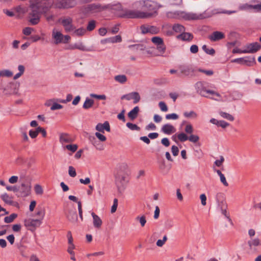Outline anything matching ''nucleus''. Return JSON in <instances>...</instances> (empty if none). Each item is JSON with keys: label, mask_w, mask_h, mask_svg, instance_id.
Returning a JSON list of instances; mask_svg holds the SVG:
<instances>
[{"label": "nucleus", "mask_w": 261, "mask_h": 261, "mask_svg": "<svg viewBox=\"0 0 261 261\" xmlns=\"http://www.w3.org/2000/svg\"><path fill=\"white\" fill-rule=\"evenodd\" d=\"M114 79L120 84H124L127 81V77L124 74L117 75L115 76Z\"/></svg>", "instance_id": "32"}, {"label": "nucleus", "mask_w": 261, "mask_h": 261, "mask_svg": "<svg viewBox=\"0 0 261 261\" xmlns=\"http://www.w3.org/2000/svg\"><path fill=\"white\" fill-rule=\"evenodd\" d=\"M89 141L92 144L96 147V148L99 150H102L103 149V145L100 143L99 141L97 140L96 138L93 136H90L88 138Z\"/></svg>", "instance_id": "20"}, {"label": "nucleus", "mask_w": 261, "mask_h": 261, "mask_svg": "<svg viewBox=\"0 0 261 261\" xmlns=\"http://www.w3.org/2000/svg\"><path fill=\"white\" fill-rule=\"evenodd\" d=\"M161 130L165 134L171 135L175 132V127L170 124H164Z\"/></svg>", "instance_id": "22"}, {"label": "nucleus", "mask_w": 261, "mask_h": 261, "mask_svg": "<svg viewBox=\"0 0 261 261\" xmlns=\"http://www.w3.org/2000/svg\"><path fill=\"white\" fill-rule=\"evenodd\" d=\"M193 35L192 33L183 32L176 36V38L185 41H190L193 39Z\"/></svg>", "instance_id": "19"}, {"label": "nucleus", "mask_w": 261, "mask_h": 261, "mask_svg": "<svg viewBox=\"0 0 261 261\" xmlns=\"http://www.w3.org/2000/svg\"><path fill=\"white\" fill-rule=\"evenodd\" d=\"M94 102V100L87 98L83 104V108L85 109H88L93 106Z\"/></svg>", "instance_id": "30"}, {"label": "nucleus", "mask_w": 261, "mask_h": 261, "mask_svg": "<svg viewBox=\"0 0 261 261\" xmlns=\"http://www.w3.org/2000/svg\"><path fill=\"white\" fill-rule=\"evenodd\" d=\"M96 21L94 20H90L87 24L86 30L88 31H92L94 30L96 27Z\"/></svg>", "instance_id": "35"}, {"label": "nucleus", "mask_w": 261, "mask_h": 261, "mask_svg": "<svg viewBox=\"0 0 261 261\" xmlns=\"http://www.w3.org/2000/svg\"><path fill=\"white\" fill-rule=\"evenodd\" d=\"M219 114L222 117L225 118L230 121H233L234 119L232 115L226 112L220 111L219 112Z\"/></svg>", "instance_id": "34"}, {"label": "nucleus", "mask_w": 261, "mask_h": 261, "mask_svg": "<svg viewBox=\"0 0 261 261\" xmlns=\"http://www.w3.org/2000/svg\"><path fill=\"white\" fill-rule=\"evenodd\" d=\"M6 188V189L9 191H13L14 192H18V187H17L16 186H7Z\"/></svg>", "instance_id": "61"}, {"label": "nucleus", "mask_w": 261, "mask_h": 261, "mask_svg": "<svg viewBox=\"0 0 261 261\" xmlns=\"http://www.w3.org/2000/svg\"><path fill=\"white\" fill-rule=\"evenodd\" d=\"M108 40L109 42L112 43L120 42L122 41V38L120 35H117L114 37L109 38L106 40Z\"/></svg>", "instance_id": "39"}, {"label": "nucleus", "mask_w": 261, "mask_h": 261, "mask_svg": "<svg viewBox=\"0 0 261 261\" xmlns=\"http://www.w3.org/2000/svg\"><path fill=\"white\" fill-rule=\"evenodd\" d=\"M68 173L71 177H74L76 175L75 169L72 166L69 167Z\"/></svg>", "instance_id": "56"}, {"label": "nucleus", "mask_w": 261, "mask_h": 261, "mask_svg": "<svg viewBox=\"0 0 261 261\" xmlns=\"http://www.w3.org/2000/svg\"><path fill=\"white\" fill-rule=\"evenodd\" d=\"M208 38L211 41L216 42L224 39L225 35L221 32L215 31L208 36Z\"/></svg>", "instance_id": "18"}, {"label": "nucleus", "mask_w": 261, "mask_h": 261, "mask_svg": "<svg viewBox=\"0 0 261 261\" xmlns=\"http://www.w3.org/2000/svg\"><path fill=\"white\" fill-rule=\"evenodd\" d=\"M69 48L70 49H77L80 50H85V46L83 44L82 42L75 43L73 45H70Z\"/></svg>", "instance_id": "31"}, {"label": "nucleus", "mask_w": 261, "mask_h": 261, "mask_svg": "<svg viewBox=\"0 0 261 261\" xmlns=\"http://www.w3.org/2000/svg\"><path fill=\"white\" fill-rule=\"evenodd\" d=\"M75 246L74 245H71V246H69L67 249V252L71 255V259L75 261L76 259L75 257V253L73 250L74 249Z\"/></svg>", "instance_id": "38"}, {"label": "nucleus", "mask_w": 261, "mask_h": 261, "mask_svg": "<svg viewBox=\"0 0 261 261\" xmlns=\"http://www.w3.org/2000/svg\"><path fill=\"white\" fill-rule=\"evenodd\" d=\"M110 8H111V6L109 4L101 5L99 3H93L81 7L80 8V11L83 14L86 15L90 13L100 12Z\"/></svg>", "instance_id": "3"}, {"label": "nucleus", "mask_w": 261, "mask_h": 261, "mask_svg": "<svg viewBox=\"0 0 261 261\" xmlns=\"http://www.w3.org/2000/svg\"><path fill=\"white\" fill-rule=\"evenodd\" d=\"M129 48H134V49H136V50H143L145 48V47L143 44H133L129 45Z\"/></svg>", "instance_id": "49"}, {"label": "nucleus", "mask_w": 261, "mask_h": 261, "mask_svg": "<svg viewBox=\"0 0 261 261\" xmlns=\"http://www.w3.org/2000/svg\"><path fill=\"white\" fill-rule=\"evenodd\" d=\"M17 217V214L13 213L9 216L5 217L4 218V222L6 223H10L12 222L15 218Z\"/></svg>", "instance_id": "33"}, {"label": "nucleus", "mask_w": 261, "mask_h": 261, "mask_svg": "<svg viewBox=\"0 0 261 261\" xmlns=\"http://www.w3.org/2000/svg\"><path fill=\"white\" fill-rule=\"evenodd\" d=\"M177 138L180 142H185L188 140V136L184 133H181L178 134Z\"/></svg>", "instance_id": "41"}, {"label": "nucleus", "mask_w": 261, "mask_h": 261, "mask_svg": "<svg viewBox=\"0 0 261 261\" xmlns=\"http://www.w3.org/2000/svg\"><path fill=\"white\" fill-rule=\"evenodd\" d=\"M171 151L174 156H177L179 153V149L175 145H173L171 147Z\"/></svg>", "instance_id": "63"}, {"label": "nucleus", "mask_w": 261, "mask_h": 261, "mask_svg": "<svg viewBox=\"0 0 261 261\" xmlns=\"http://www.w3.org/2000/svg\"><path fill=\"white\" fill-rule=\"evenodd\" d=\"M65 148L68 150L74 152L77 149L78 146L76 144H69L66 145Z\"/></svg>", "instance_id": "43"}, {"label": "nucleus", "mask_w": 261, "mask_h": 261, "mask_svg": "<svg viewBox=\"0 0 261 261\" xmlns=\"http://www.w3.org/2000/svg\"><path fill=\"white\" fill-rule=\"evenodd\" d=\"M179 73L186 76L192 77L195 75V70L192 65L184 64L178 66Z\"/></svg>", "instance_id": "9"}, {"label": "nucleus", "mask_w": 261, "mask_h": 261, "mask_svg": "<svg viewBox=\"0 0 261 261\" xmlns=\"http://www.w3.org/2000/svg\"><path fill=\"white\" fill-rule=\"evenodd\" d=\"M151 41L156 45L161 44L163 42H164L163 39L158 36L153 37L151 38Z\"/></svg>", "instance_id": "40"}, {"label": "nucleus", "mask_w": 261, "mask_h": 261, "mask_svg": "<svg viewBox=\"0 0 261 261\" xmlns=\"http://www.w3.org/2000/svg\"><path fill=\"white\" fill-rule=\"evenodd\" d=\"M53 38L55 39V44H58L62 43L64 35L60 32H53Z\"/></svg>", "instance_id": "24"}, {"label": "nucleus", "mask_w": 261, "mask_h": 261, "mask_svg": "<svg viewBox=\"0 0 261 261\" xmlns=\"http://www.w3.org/2000/svg\"><path fill=\"white\" fill-rule=\"evenodd\" d=\"M195 89L198 93L203 97H207L208 94L217 96L220 97L221 95L219 93H217L213 90H207L204 87L203 83L201 82H198L195 84Z\"/></svg>", "instance_id": "5"}, {"label": "nucleus", "mask_w": 261, "mask_h": 261, "mask_svg": "<svg viewBox=\"0 0 261 261\" xmlns=\"http://www.w3.org/2000/svg\"><path fill=\"white\" fill-rule=\"evenodd\" d=\"M90 96L93 98H95L97 99H102L105 100L106 99V96L104 94L103 95H97L96 94H91Z\"/></svg>", "instance_id": "57"}, {"label": "nucleus", "mask_w": 261, "mask_h": 261, "mask_svg": "<svg viewBox=\"0 0 261 261\" xmlns=\"http://www.w3.org/2000/svg\"><path fill=\"white\" fill-rule=\"evenodd\" d=\"M139 112V108L138 106H136L134 108L129 112H128L127 115L130 120H134L135 119L138 115Z\"/></svg>", "instance_id": "25"}, {"label": "nucleus", "mask_w": 261, "mask_h": 261, "mask_svg": "<svg viewBox=\"0 0 261 261\" xmlns=\"http://www.w3.org/2000/svg\"><path fill=\"white\" fill-rule=\"evenodd\" d=\"M78 211L79 214L80 218L81 219V221L83 220V211L82 207V203L80 201L78 202Z\"/></svg>", "instance_id": "58"}, {"label": "nucleus", "mask_w": 261, "mask_h": 261, "mask_svg": "<svg viewBox=\"0 0 261 261\" xmlns=\"http://www.w3.org/2000/svg\"><path fill=\"white\" fill-rule=\"evenodd\" d=\"M33 29L30 27H25L23 29V34L25 35L29 36L31 34Z\"/></svg>", "instance_id": "62"}, {"label": "nucleus", "mask_w": 261, "mask_h": 261, "mask_svg": "<svg viewBox=\"0 0 261 261\" xmlns=\"http://www.w3.org/2000/svg\"><path fill=\"white\" fill-rule=\"evenodd\" d=\"M34 190L37 195H42L43 193V189L39 185L37 184L35 186Z\"/></svg>", "instance_id": "45"}, {"label": "nucleus", "mask_w": 261, "mask_h": 261, "mask_svg": "<svg viewBox=\"0 0 261 261\" xmlns=\"http://www.w3.org/2000/svg\"><path fill=\"white\" fill-rule=\"evenodd\" d=\"M159 106L163 112H167L168 111V107L164 101H160L159 103Z\"/></svg>", "instance_id": "55"}, {"label": "nucleus", "mask_w": 261, "mask_h": 261, "mask_svg": "<svg viewBox=\"0 0 261 261\" xmlns=\"http://www.w3.org/2000/svg\"><path fill=\"white\" fill-rule=\"evenodd\" d=\"M259 240L257 238L253 239L251 241L248 242V245H249V249H252L253 246H257L259 245Z\"/></svg>", "instance_id": "36"}, {"label": "nucleus", "mask_w": 261, "mask_h": 261, "mask_svg": "<svg viewBox=\"0 0 261 261\" xmlns=\"http://www.w3.org/2000/svg\"><path fill=\"white\" fill-rule=\"evenodd\" d=\"M179 118V116L176 113H172V114H167L166 115V119L169 120V119H173L176 120L177 119Z\"/></svg>", "instance_id": "51"}, {"label": "nucleus", "mask_w": 261, "mask_h": 261, "mask_svg": "<svg viewBox=\"0 0 261 261\" xmlns=\"http://www.w3.org/2000/svg\"><path fill=\"white\" fill-rule=\"evenodd\" d=\"M183 114L187 118H196L197 117V114L193 111L185 112Z\"/></svg>", "instance_id": "37"}, {"label": "nucleus", "mask_w": 261, "mask_h": 261, "mask_svg": "<svg viewBox=\"0 0 261 261\" xmlns=\"http://www.w3.org/2000/svg\"><path fill=\"white\" fill-rule=\"evenodd\" d=\"M188 140L191 142L196 143L199 141V137L197 135L191 134L189 137H188Z\"/></svg>", "instance_id": "50"}, {"label": "nucleus", "mask_w": 261, "mask_h": 261, "mask_svg": "<svg viewBox=\"0 0 261 261\" xmlns=\"http://www.w3.org/2000/svg\"><path fill=\"white\" fill-rule=\"evenodd\" d=\"M21 255L24 257H28L29 255V251L28 247L25 245L20 244L18 247Z\"/></svg>", "instance_id": "27"}, {"label": "nucleus", "mask_w": 261, "mask_h": 261, "mask_svg": "<svg viewBox=\"0 0 261 261\" xmlns=\"http://www.w3.org/2000/svg\"><path fill=\"white\" fill-rule=\"evenodd\" d=\"M232 63H237L241 65L251 67L256 64L254 57L246 56L243 58H240L233 59L231 61Z\"/></svg>", "instance_id": "7"}, {"label": "nucleus", "mask_w": 261, "mask_h": 261, "mask_svg": "<svg viewBox=\"0 0 261 261\" xmlns=\"http://www.w3.org/2000/svg\"><path fill=\"white\" fill-rule=\"evenodd\" d=\"M126 126L130 129L134 130H140V127L135 124L132 123L130 122H127L126 123Z\"/></svg>", "instance_id": "44"}, {"label": "nucleus", "mask_w": 261, "mask_h": 261, "mask_svg": "<svg viewBox=\"0 0 261 261\" xmlns=\"http://www.w3.org/2000/svg\"><path fill=\"white\" fill-rule=\"evenodd\" d=\"M118 206V199L115 198L113 201V204L111 207V212L112 213H114L116 211L117 207Z\"/></svg>", "instance_id": "54"}, {"label": "nucleus", "mask_w": 261, "mask_h": 261, "mask_svg": "<svg viewBox=\"0 0 261 261\" xmlns=\"http://www.w3.org/2000/svg\"><path fill=\"white\" fill-rule=\"evenodd\" d=\"M261 49V45L257 42L249 43L246 45L245 53L253 54Z\"/></svg>", "instance_id": "14"}, {"label": "nucleus", "mask_w": 261, "mask_h": 261, "mask_svg": "<svg viewBox=\"0 0 261 261\" xmlns=\"http://www.w3.org/2000/svg\"><path fill=\"white\" fill-rule=\"evenodd\" d=\"M91 216L93 217V224L95 228L99 229L102 224V222L100 217L95 214L94 212L91 213Z\"/></svg>", "instance_id": "21"}, {"label": "nucleus", "mask_w": 261, "mask_h": 261, "mask_svg": "<svg viewBox=\"0 0 261 261\" xmlns=\"http://www.w3.org/2000/svg\"><path fill=\"white\" fill-rule=\"evenodd\" d=\"M1 198L7 204H9L10 205H15L14 204L15 202L12 200V197H10L9 195L7 193H4V194L1 195ZM16 204H18V203L15 202Z\"/></svg>", "instance_id": "23"}, {"label": "nucleus", "mask_w": 261, "mask_h": 261, "mask_svg": "<svg viewBox=\"0 0 261 261\" xmlns=\"http://www.w3.org/2000/svg\"><path fill=\"white\" fill-rule=\"evenodd\" d=\"M149 33L152 34H156L159 32V29L155 26H149Z\"/></svg>", "instance_id": "59"}, {"label": "nucleus", "mask_w": 261, "mask_h": 261, "mask_svg": "<svg viewBox=\"0 0 261 261\" xmlns=\"http://www.w3.org/2000/svg\"><path fill=\"white\" fill-rule=\"evenodd\" d=\"M216 199L218 204V206L221 210L227 208L225 195L223 193H218L216 194Z\"/></svg>", "instance_id": "15"}, {"label": "nucleus", "mask_w": 261, "mask_h": 261, "mask_svg": "<svg viewBox=\"0 0 261 261\" xmlns=\"http://www.w3.org/2000/svg\"><path fill=\"white\" fill-rule=\"evenodd\" d=\"M95 136L99 139V141L105 142L107 140L106 136L101 134L99 132L95 133Z\"/></svg>", "instance_id": "53"}, {"label": "nucleus", "mask_w": 261, "mask_h": 261, "mask_svg": "<svg viewBox=\"0 0 261 261\" xmlns=\"http://www.w3.org/2000/svg\"><path fill=\"white\" fill-rule=\"evenodd\" d=\"M136 219L139 220V222L142 227L145 226L146 223V220L145 216H142L140 217L138 216L136 218Z\"/></svg>", "instance_id": "52"}, {"label": "nucleus", "mask_w": 261, "mask_h": 261, "mask_svg": "<svg viewBox=\"0 0 261 261\" xmlns=\"http://www.w3.org/2000/svg\"><path fill=\"white\" fill-rule=\"evenodd\" d=\"M86 30L83 28H80L75 30L74 33L78 36H82L85 35Z\"/></svg>", "instance_id": "46"}, {"label": "nucleus", "mask_w": 261, "mask_h": 261, "mask_svg": "<svg viewBox=\"0 0 261 261\" xmlns=\"http://www.w3.org/2000/svg\"><path fill=\"white\" fill-rule=\"evenodd\" d=\"M185 131L186 133L191 135L194 131L192 125L190 123L187 124L185 128Z\"/></svg>", "instance_id": "48"}, {"label": "nucleus", "mask_w": 261, "mask_h": 261, "mask_svg": "<svg viewBox=\"0 0 261 261\" xmlns=\"http://www.w3.org/2000/svg\"><path fill=\"white\" fill-rule=\"evenodd\" d=\"M229 125V123L224 121L219 120L218 126H221L223 128H225Z\"/></svg>", "instance_id": "60"}, {"label": "nucleus", "mask_w": 261, "mask_h": 261, "mask_svg": "<svg viewBox=\"0 0 261 261\" xmlns=\"http://www.w3.org/2000/svg\"><path fill=\"white\" fill-rule=\"evenodd\" d=\"M121 99H125L127 100H130V99H134L133 103L136 104L139 102L140 100L141 97L140 94L137 92H133L127 94H125L123 95L121 97Z\"/></svg>", "instance_id": "16"}, {"label": "nucleus", "mask_w": 261, "mask_h": 261, "mask_svg": "<svg viewBox=\"0 0 261 261\" xmlns=\"http://www.w3.org/2000/svg\"><path fill=\"white\" fill-rule=\"evenodd\" d=\"M32 12L29 13V21L32 25H36L40 21L41 12L39 9L35 8H31Z\"/></svg>", "instance_id": "12"}, {"label": "nucleus", "mask_w": 261, "mask_h": 261, "mask_svg": "<svg viewBox=\"0 0 261 261\" xmlns=\"http://www.w3.org/2000/svg\"><path fill=\"white\" fill-rule=\"evenodd\" d=\"M77 5L76 0H57L55 7L58 9H67L72 8Z\"/></svg>", "instance_id": "8"}, {"label": "nucleus", "mask_w": 261, "mask_h": 261, "mask_svg": "<svg viewBox=\"0 0 261 261\" xmlns=\"http://www.w3.org/2000/svg\"><path fill=\"white\" fill-rule=\"evenodd\" d=\"M64 213L67 220L72 223L77 221V215L74 207H67L64 210Z\"/></svg>", "instance_id": "10"}, {"label": "nucleus", "mask_w": 261, "mask_h": 261, "mask_svg": "<svg viewBox=\"0 0 261 261\" xmlns=\"http://www.w3.org/2000/svg\"><path fill=\"white\" fill-rule=\"evenodd\" d=\"M31 183L30 181H25L22 182L20 186L18 187L19 195L18 197H26L29 196L31 191Z\"/></svg>", "instance_id": "6"}, {"label": "nucleus", "mask_w": 261, "mask_h": 261, "mask_svg": "<svg viewBox=\"0 0 261 261\" xmlns=\"http://www.w3.org/2000/svg\"><path fill=\"white\" fill-rule=\"evenodd\" d=\"M172 29L173 31L176 33H182L183 32L185 31V28L181 24H174L172 26Z\"/></svg>", "instance_id": "28"}, {"label": "nucleus", "mask_w": 261, "mask_h": 261, "mask_svg": "<svg viewBox=\"0 0 261 261\" xmlns=\"http://www.w3.org/2000/svg\"><path fill=\"white\" fill-rule=\"evenodd\" d=\"M53 4V0H41L39 2L31 4L30 7L37 8L41 13L45 14L51 8Z\"/></svg>", "instance_id": "4"}, {"label": "nucleus", "mask_w": 261, "mask_h": 261, "mask_svg": "<svg viewBox=\"0 0 261 261\" xmlns=\"http://www.w3.org/2000/svg\"><path fill=\"white\" fill-rule=\"evenodd\" d=\"M42 222L39 219H25L24 221V225L29 230L34 232L37 227L41 225Z\"/></svg>", "instance_id": "11"}, {"label": "nucleus", "mask_w": 261, "mask_h": 261, "mask_svg": "<svg viewBox=\"0 0 261 261\" xmlns=\"http://www.w3.org/2000/svg\"><path fill=\"white\" fill-rule=\"evenodd\" d=\"M127 168V165L125 164H123L120 166L119 170L115 175V182L119 191L123 190L128 182V174L126 171Z\"/></svg>", "instance_id": "2"}, {"label": "nucleus", "mask_w": 261, "mask_h": 261, "mask_svg": "<svg viewBox=\"0 0 261 261\" xmlns=\"http://www.w3.org/2000/svg\"><path fill=\"white\" fill-rule=\"evenodd\" d=\"M72 139L68 134L61 133L60 136V141L63 143H70L72 142Z\"/></svg>", "instance_id": "26"}, {"label": "nucleus", "mask_w": 261, "mask_h": 261, "mask_svg": "<svg viewBox=\"0 0 261 261\" xmlns=\"http://www.w3.org/2000/svg\"><path fill=\"white\" fill-rule=\"evenodd\" d=\"M58 22L61 23L66 32H70L75 28L72 24L73 19L70 17H67L63 19L60 18L58 20Z\"/></svg>", "instance_id": "13"}, {"label": "nucleus", "mask_w": 261, "mask_h": 261, "mask_svg": "<svg viewBox=\"0 0 261 261\" xmlns=\"http://www.w3.org/2000/svg\"><path fill=\"white\" fill-rule=\"evenodd\" d=\"M12 72L10 70H3L0 71V76L11 77V76H12Z\"/></svg>", "instance_id": "42"}, {"label": "nucleus", "mask_w": 261, "mask_h": 261, "mask_svg": "<svg viewBox=\"0 0 261 261\" xmlns=\"http://www.w3.org/2000/svg\"><path fill=\"white\" fill-rule=\"evenodd\" d=\"M185 17L188 20H197L201 18V15H198L194 13H188L186 14Z\"/></svg>", "instance_id": "29"}, {"label": "nucleus", "mask_w": 261, "mask_h": 261, "mask_svg": "<svg viewBox=\"0 0 261 261\" xmlns=\"http://www.w3.org/2000/svg\"><path fill=\"white\" fill-rule=\"evenodd\" d=\"M156 48L159 52L162 54L165 53L166 48L164 42H163L161 44L156 45Z\"/></svg>", "instance_id": "47"}, {"label": "nucleus", "mask_w": 261, "mask_h": 261, "mask_svg": "<svg viewBox=\"0 0 261 261\" xmlns=\"http://www.w3.org/2000/svg\"><path fill=\"white\" fill-rule=\"evenodd\" d=\"M224 161V158L223 156H220V159L219 160H216L215 162V164L217 166V167H220L223 162Z\"/></svg>", "instance_id": "64"}, {"label": "nucleus", "mask_w": 261, "mask_h": 261, "mask_svg": "<svg viewBox=\"0 0 261 261\" xmlns=\"http://www.w3.org/2000/svg\"><path fill=\"white\" fill-rule=\"evenodd\" d=\"M95 129L99 133H104L105 130H106L108 132H110L111 131L109 122L107 121H105L103 123H98L96 125Z\"/></svg>", "instance_id": "17"}, {"label": "nucleus", "mask_w": 261, "mask_h": 261, "mask_svg": "<svg viewBox=\"0 0 261 261\" xmlns=\"http://www.w3.org/2000/svg\"><path fill=\"white\" fill-rule=\"evenodd\" d=\"M161 7V6L154 1L145 0L143 2V5L142 6V9L144 11L125 10L120 16L128 18H150L157 15V11Z\"/></svg>", "instance_id": "1"}]
</instances>
